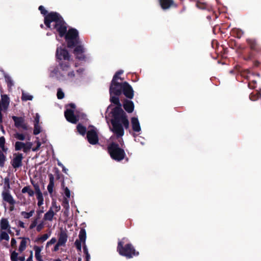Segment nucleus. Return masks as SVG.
<instances>
[{
	"instance_id": "f257e3e1",
	"label": "nucleus",
	"mask_w": 261,
	"mask_h": 261,
	"mask_svg": "<svg viewBox=\"0 0 261 261\" xmlns=\"http://www.w3.org/2000/svg\"><path fill=\"white\" fill-rule=\"evenodd\" d=\"M111 101L116 105V107L112 111L113 118L111 120L113 126L111 130L118 137H121L124 135V130L122 124L125 128H127L129 126V121L126 119L125 114L122 109V106L119 102V98L111 95Z\"/></svg>"
},
{
	"instance_id": "f03ea898",
	"label": "nucleus",
	"mask_w": 261,
	"mask_h": 261,
	"mask_svg": "<svg viewBox=\"0 0 261 261\" xmlns=\"http://www.w3.org/2000/svg\"><path fill=\"white\" fill-rule=\"evenodd\" d=\"M44 23L49 28L56 29L61 37L64 35L66 31V27L62 17L57 13H49L44 19Z\"/></svg>"
},
{
	"instance_id": "7ed1b4c3",
	"label": "nucleus",
	"mask_w": 261,
	"mask_h": 261,
	"mask_svg": "<svg viewBox=\"0 0 261 261\" xmlns=\"http://www.w3.org/2000/svg\"><path fill=\"white\" fill-rule=\"evenodd\" d=\"M68 236L66 232L61 231L58 235V240L57 241L56 238H53L50 240L48 241L46 244V249L49 248L50 246L55 244L54 248L52 249V251L57 252L61 247H64L67 241Z\"/></svg>"
},
{
	"instance_id": "20e7f679",
	"label": "nucleus",
	"mask_w": 261,
	"mask_h": 261,
	"mask_svg": "<svg viewBox=\"0 0 261 261\" xmlns=\"http://www.w3.org/2000/svg\"><path fill=\"white\" fill-rule=\"evenodd\" d=\"M56 57L58 59L62 61L60 63L62 69L65 71L68 70L70 57L67 51L63 48L58 47L56 50Z\"/></svg>"
},
{
	"instance_id": "39448f33",
	"label": "nucleus",
	"mask_w": 261,
	"mask_h": 261,
	"mask_svg": "<svg viewBox=\"0 0 261 261\" xmlns=\"http://www.w3.org/2000/svg\"><path fill=\"white\" fill-rule=\"evenodd\" d=\"M108 150L111 158L114 160L119 161L124 157V150L120 148L115 143H112L109 147Z\"/></svg>"
},
{
	"instance_id": "423d86ee",
	"label": "nucleus",
	"mask_w": 261,
	"mask_h": 261,
	"mask_svg": "<svg viewBox=\"0 0 261 261\" xmlns=\"http://www.w3.org/2000/svg\"><path fill=\"white\" fill-rule=\"evenodd\" d=\"M118 250L121 255L125 256L127 258L132 257L133 256L138 254V253H136L132 245L127 244L124 247H123L121 242L118 244Z\"/></svg>"
},
{
	"instance_id": "0eeeda50",
	"label": "nucleus",
	"mask_w": 261,
	"mask_h": 261,
	"mask_svg": "<svg viewBox=\"0 0 261 261\" xmlns=\"http://www.w3.org/2000/svg\"><path fill=\"white\" fill-rule=\"evenodd\" d=\"M77 35L78 33L76 30L72 29L68 31L65 36L68 47H71L78 43Z\"/></svg>"
},
{
	"instance_id": "6e6552de",
	"label": "nucleus",
	"mask_w": 261,
	"mask_h": 261,
	"mask_svg": "<svg viewBox=\"0 0 261 261\" xmlns=\"http://www.w3.org/2000/svg\"><path fill=\"white\" fill-rule=\"evenodd\" d=\"M75 109V106L73 104H70L66 106V110L64 114L66 119L70 122L75 123L78 119L74 114V110Z\"/></svg>"
},
{
	"instance_id": "1a4fd4ad",
	"label": "nucleus",
	"mask_w": 261,
	"mask_h": 261,
	"mask_svg": "<svg viewBox=\"0 0 261 261\" xmlns=\"http://www.w3.org/2000/svg\"><path fill=\"white\" fill-rule=\"evenodd\" d=\"M117 77V75H115L112 82L110 89V92L111 95L114 94L116 95H119L121 93V90L122 89V84H120L116 82Z\"/></svg>"
},
{
	"instance_id": "9d476101",
	"label": "nucleus",
	"mask_w": 261,
	"mask_h": 261,
	"mask_svg": "<svg viewBox=\"0 0 261 261\" xmlns=\"http://www.w3.org/2000/svg\"><path fill=\"white\" fill-rule=\"evenodd\" d=\"M87 137L89 142L91 144H96L98 142V138L97 129L92 127L87 132Z\"/></svg>"
},
{
	"instance_id": "9b49d317",
	"label": "nucleus",
	"mask_w": 261,
	"mask_h": 261,
	"mask_svg": "<svg viewBox=\"0 0 261 261\" xmlns=\"http://www.w3.org/2000/svg\"><path fill=\"white\" fill-rule=\"evenodd\" d=\"M32 146L31 142L23 143L21 142H16L15 144V148L16 150L22 149L24 152L29 151Z\"/></svg>"
},
{
	"instance_id": "f8f14e48",
	"label": "nucleus",
	"mask_w": 261,
	"mask_h": 261,
	"mask_svg": "<svg viewBox=\"0 0 261 261\" xmlns=\"http://www.w3.org/2000/svg\"><path fill=\"white\" fill-rule=\"evenodd\" d=\"M124 94L129 98H132L134 96V91L131 86L125 82L122 84Z\"/></svg>"
},
{
	"instance_id": "ddd939ff",
	"label": "nucleus",
	"mask_w": 261,
	"mask_h": 261,
	"mask_svg": "<svg viewBox=\"0 0 261 261\" xmlns=\"http://www.w3.org/2000/svg\"><path fill=\"white\" fill-rule=\"evenodd\" d=\"M12 118L15 122V125L17 127L22 128L24 129H27V125L24 123L23 118L21 117H17L16 116H13Z\"/></svg>"
},
{
	"instance_id": "4468645a",
	"label": "nucleus",
	"mask_w": 261,
	"mask_h": 261,
	"mask_svg": "<svg viewBox=\"0 0 261 261\" xmlns=\"http://www.w3.org/2000/svg\"><path fill=\"white\" fill-rule=\"evenodd\" d=\"M2 196L5 201L10 204L13 205L15 203V201L10 194V192H2Z\"/></svg>"
},
{
	"instance_id": "2eb2a0df",
	"label": "nucleus",
	"mask_w": 261,
	"mask_h": 261,
	"mask_svg": "<svg viewBox=\"0 0 261 261\" xmlns=\"http://www.w3.org/2000/svg\"><path fill=\"white\" fill-rule=\"evenodd\" d=\"M10 103V98L6 94H1V108L4 110H7Z\"/></svg>"
},
{
	"instance_id": "dca6fc26",
	"label": "nucleus",
	"mask_w": 261,
	"mask_h": 261,
	"mask_svg": "<svg viewBox=\"0 0 261 261\" xmlns=\"http://www.w3.org/2000/svg\"><path fill=\"white\" fill-rule=\"evenodd\" d=\"M84 49L81 45H77L74 50V53L76 58L79 60H83L85 58V56L83 54Z\"/></svg>"
},
{
	"instance_id": "f3484780",
	"label": "nucleus",
	"mask_w": 261,
	"mask_h": 261,
	"mask_svg": "<svg viewBox=\"0 0 261 261\" xmlns=\"http://www.w3.org/2000/svg\"><path fill=\"white\" fill-rule=\"evenodd\" d=\"M1 231L6 230L8 232H10V225L9 221L7 219H2L0 222Z\"/></svg>"
},
{
	"instance_id": "a211bd4d",
	"label": "nucleus",
	"mask_w": 261,
	"mask_h": 261,
	"mask_svg": "<svg viewBox=\"0 0 261 261\" xmlns=\"http://www.w3.org/2000/svg\"><path fill=\"white\" fill-rule=\"evenodd\" d=\"M22 156L21 154H18L15 155L12 161V165L14 168H17L21 165Z\"/></svg>"
},
{
	"instance_id": "6ab92c4d",
	"label": "nucleus",
	"mask_w": 261,
	"mask_h": 261,
	"mask_svg": "<svg viewBox=\"0 0 261 261\" xmlns=\"http://www.w3.org/2000/svg\"><path fill=\"white\" fill-rule=\"evenodd\" d=\"M123 107L128 113H132L134 109V105L132 101L125 100L124 101Z\"/></svg>"
},
{
	"instance_id": "aec40b11",
	"label": "nucleus",
	"mask_w": 261,
	"mask_h": 261,
	"mask_svg": "<svg viewBox=\"0 0 261 261\" xmlns=\"http://www.w3.org/2000/svg\"><path fill=\"white\" fill-rule=\"evenodd\" d=\"M160 2L163 9H168L173 4L172 0H160Z\"/></svg>"
},
{
	"instance_id": "412c9836",
	"label": "nucleus",
	"mask_w": 261,
	"mask_h": 261,
	"mask_svg": "<svg viewBox=\"0 0 261 261\" xmlns=\"http://www.w3.org/2000/svg\"><path fill=\"white\" fill-rule=\"evenodd\" d=\"M25 256H21L18 257V254L16 251H13L11 254V261H24Z\"/></svg>"
},
{
	"instance_id": "4be33fe9",
	"label": "nucleus",
	"mask_w": 261,
	"mask_h": 261,
	"mask_svg": "<svg viewBox=\"0 0 261 261\" xmlns=\"http://www.w3.org/2000/svg\"><path fill=\"white\" fill-rule=\"evenodd\" d=\"M42 249V247L37 246H35L34 247V249L35 250V256L36 259L38 261H42V256L41 255Z\"/></svg>"
},
{
	"instance_id": "5701e85b",
	"label": "nucleus",
	"mask_w": 261,
	"mask_h": 261,
	"mask_svg": "<svg viewBox=\"0 0 261 261\" xmlns=\"http://www.w3.org/2000/svg\"><path fill=\"white\" fill-rule=\"evenodd\" d=\"M132 124L133 130L135 132H139L141 130L140 123L137 118L133 117L132 119Z\"/></svg>"
},
{
	"instance_id": "b1692460",
	"label": "nucleus",
	"mask_w": 261,
	"mask_h": 261,
	"mask_svg": "<svg viewBox=\"0 0 261 261\" xmlns=\"http://www.w3.org/2000/svg\"><path fill=\"white\" fill-rule=\"evenodd\" d=\"M20 239H21V242L19 246L18 250L19 252H22L25 249L29 239L25 238H20Z\"/></svg>"
},
{
	"instance_id": "393cba45",
	"label": "nucleus",
	"mask_w": 261,
	"mask_h": 261,
	"mask_svg": "<svg viewBox=\"0 0 261 261\" xmlns=\"http://www.w3.org/2000/svg\"><path fill=\"white\" fill-rule=\"evenodd\" d=\"M37 198L38 200L37 205L40 207L43 204L44 198L40 189H37Z\"/></svg>"
},
{
	"instance_id": "a878e982",
	"label": "nucleus",
	"mask_w": 261,
	"mask_h": 261,
	"mask_svg": "<svg viewBox=\"0 0 261 261\" xmlns=\"http://www.w3.org/2000/svg\"><path fill=\"white\" fill-rule=\"evenodd\" d=\"M79 238V240L81 241L83 243V245H84L86 239V233L84 229H82L80 230Z\"/></svg>"
},
{
	"instance_id": "bb28decb",
	"label": "nucleus",
	"mask_w": 261,
	"mask_h": 261,
	"mask_svg": "<svg viewBox=\"0 0 261 261\" xmlns=\"http://www.w3.org/2000/svg\"><path fill=\"white\" fill-rule=\"evenodd\" d=\"M55 215V213L54 212L49 210L47 213L45 214L44 216V220L51 221Z\"/></svg>"
},
{
	"instance_id": "cd10ccee",
	"label": "nucleus",
	"mask_w": 261,
	"mask_h": 261,
	"mask_svg": "<svg viewBox=\"0 0 261 261\" xmlns=\"http://www.w3.org/2000/svg\"><path fill=\"white\" fill-rule=\"evenodd\" d=\"M22 193H27L30 196H33L34 194L33 190L29 186H26L22 189Z\"/></svg>"
},
{
	"instance_id": "c85d7f7f",
	"label": "nucleus",
	"mask_w": 261,
	"mask_h": 261,
	"mask_svg": "<svg viewBox=\"0 0 261 261\" xmlns=\"http://www.w3.org/2000/svg\"><path fill=\"white\" fill-rule=\"evenodd\" d=\"M60 206L58 205L57 204L56 202L53 201L52 202L51 206L50 207L49 210L51 211L52 212H54L56 214L57 212L60 211Z\"/></svg>"
},
{
	"instance_id": "c756f323",
	"label": "nucleus",
	"mask_w": 261,
	"mask_h": 261,
	"mask_svg": "<svg viewBox=\"0 0 261 261\" xmlns=\"http://www.w3.org/2000/svg\"><path fill=\"white\" fill-rule=\"evenodd\" d=\"M10 186L9 183V179L8 178L4 179V190L3 192H10Z\"/></svg>"
},
{
	"instance_id": "7c9ffc66",
	"label": "nucleus",
	"mask_w": 261,
	"mask_h": 261,
	"mask_svg": "<svg viewBox=\"0 0 261 261\" xmlns=\"http://www.w3.org/2000/svg\"><path fill=\"white\" fill-rule=\"evenodd\" d=\"M22 100L26 101V100H32L33 98V96L32 95H30L29 93L22 91Z\"/></svg>"
},
{
	"instance_id": "2f4dec72",
	"label": "nucleus",
	"mask_w": 261,
	"mask_h": 261,
	"mask_svg": "<svg viewBox=\"0 0 261 261\" xmlns=\"http://www.w3.org/2000/svg\"><path fill=\"white\" fill-rule=\"evenodd\" d=\"M34 214V210H32L29 213L22 212L21 213V216H23L24 218L28 219L32 217Z\"/></svg>"
},
{
	"instance_id": "473e14b6",
	"label": "nucleus",
	"mask_w": 261,
	"mask_h": 261,
	"mask_svg": "<svg viewBox=\"0 0 261 261\" xmlns=\"http://www.w3.org/2000/svg\"><path fill=\"white\" fill-rule=\"evenodd\" d=\"M10 237L7 232L5 231H1L0 239L9 241Z\"/></svg>"
},
{
	"instance_id": "72a5a7b5",
	"label": "nucleus",
	"mask_w": 261,
	"mask_h": 261,
	"mask_svg": "<svg viewBox=\"0 0 261 261\" xmlns=\"http://www.w3.org/2000/svg\"><path fill=\"white\" fill-rule=\"evenodd\" d=\"M77 131L79 132V133L82 135H85V134L86 133V127H85L84 126H83L80 124H79L77 126Z\"/></svg>"
},
{
	"instance_id": "f704fd0d",
	"label": "nucleus",
	"mask_w": 261,
	"mask_h": 261,
	"mask_svg": "<svg viewBox=\"0 0 261 261\" xmlns=\"http://www.w3.org/2000/svg\"><path fill=\"white\" fill-rule=\"evenodd\" d=\"M54 186V184L53 180H50L49 184L47 186V190L50 194H51L53 192Z\"/></svg>"
},
{
	"instance_id": "c9c22d12",
	"label": "nucleus",
	"mask_w": 261,
	"mask_h": 261,
	"mask_svg": "<svg viewBox=\"0 0 261 261\" xmlns=\"http://www.w3.org/2000/svg\"><path fill=\"white\" fill-rule=\"evenodd\" d=\"M41 132V127L39 124H34V134L37 135Z\"/></svg>"
},
{
	"instance_id": "e433bc0d",
	"label": "nucleus",
	"mask_w": 261,
	"mask_h": 261,
	"mask_svg": "<svg viewBox=\"0 0 261 261\" xmlns=\"http://www.w3.org/2000/svg\"><path fill=\"white\" fill-rule=\"evenodd\" d=\"M5 139L4 137L0 138V148L4 151H6L5 148Z\"/></svg>"
},
{
	"instance_id": "4c0bfd02",
	"label": "nucleus",
	"mask_w": 261,
	"mask_h": 261,
	"mask_svg": "<svg viewBox=\"0 0 261 261\" xmlns=\"http://www.w3.org/2000/svg\"><path fill=\"white\" fill-rule=\"evenodd\" d=\"M5 80L8 84V86L11 88L13 85V83L10 77L9 76H5Z\"/></svg>"
},
{
	"instance_id": "58836bf2",
	"label": "nucleus",
	"mask_w": 261,
	"mask_h": 261,
	"mask_svg": "<svg viewBox=\"0 0 261 261\" xmlns=\"http://www.w3.org/2000/svg\"><path fill=\"white\" fill-rule=\"evenodd\" d=\"M36 143H37V146H36V147H35V148H32V150H33V151H36L38 150L40 148V146H41V142H40V141L39 140V139H38V137H37V138H36Z\"/></svg>"
},
{
	"instance_id": "ea45409f",
	"label": "nucleus",
	"mask_w": 261,
	"mask_h": 261,
	"mask_svg": "<svg viewBox=\"0 0 261 261\" xmlns=\"http://www.w3.org/2000/svg\"><path fill=\"white\" fill-rule=\"evenodd\" d=\"M82 245H83V243L81 241L78 240H76L75 242V245L78 250H81Z\"/></svg>"
},
{
	"instance_id": "a19ab883",
	"label": "nucleus",
	"mask_w": 261,
	"mask_h": 261,
	"mask_svg": "<svg viewBox=\"0 0 261 261\" xmlns=\"http://www.w3.org/2000/svg\"><path fill=\"white\" fill-rule=\"evenodd\" d=\"M50 234L49 233H46V234H44L43 236H42L40 238H39V240L41 242H44L45 241H46L50 236Z\"/></svg>"
},
{
	"instance_id": "79ce46f5",
	"label": "nucleus",
	"mask_w": 261,
	"mask_h": 261,
	"mask_svg": "<svg viewBox=\"0 0 261 261\" xmlns=\"http://www.w3.org/2000/svg\"><path fill=\"white\" fill-rule=\"evenodd\" d=\"M15 137L20 140H24L25 136L22 134L17 133L15 135Z\"/></svg>"
},
{
	"instance_id": "37998d69",
	"label": "nucleus",
	"mask_w": 261,
	"mask_h": 261,
	"mask_svg": "<svg viewBox=\"0 0 261 261\" xmlns=\"http://www.w3.org/2000/svg\"><path fill=\"white\" fill-rule=\"evenodd\" d=\"M64 194L66 198H69L70 197V191L67 187L64 188Z\"/></svg>"
},
{
	"instance_id": "c03bdc74",
	"label": "nucleus",
	"mask_w": 261,
	"mask_h": 261,
	"mask_svg": "<svg viewBox=\"0 0 261 261\" xmlns=\"http://www.w3.org/2000/svg\"><path fill=\"white\" fill-rule=\"evenodd\" d=\"M57 96L59 99L63 98L64 97L63 92L61 90H59L57 92Z\"/></svg>"
},
{
	"instance_id": "a18cd8bd",
	"label": "nucleus",
	"mask_w": 261,
	"mask_h": 261,
	"mask_svg": "<svg viewBox=\"0 0 261 261\" xmlns=\"http://www.w3.org/2000/svg\"><path fill=\"white\" fill-rule=\"evenodd\" d=\"M40 120V116L38 113L36 114L35 117L34 124H39Z\"/></svg>"
},
{
	"instance_id": "49530a36",
	"label": "nucleus",
	"mask_w": 261,
	"mask_h": 261,
	"mask_svg": "<svg viewBox=\"0 0 261 261\" xmlns=\"http://www.w3.org/2000/svg\"><path fill=\"white\" fill-rule=\"evenodd\" d=\"M39 9L41 11L42 14H45L46 13V11L45 10L44 8L42 6L39 7Z\"/></svg>"
},
{
	"instance_id": "de8ad7c7",
	"label": "nucleus",
	"mask_w": 261,
	"mask_h": 261,
	"mask_svg": "<svg viewBox=\"0 0 261 261\" xmlns=\"http://www.w3.org/2000/svg\"><path fill=\"white\" fill-rule=\"evenodd\" d=\"M11 245L12 247H15L16 245V241L13 238L11 239Z\"/></svg>"
},
{
	"instance_id": "09e8293b",
	"label": "nucleus",
	"mask_w": 261,
	"mask_h": 261,
	"mask_svg": "<svg viewBox=\"0 0 261 261\" xmlns=\"http://www.w3.org/2000/svg\"><path fill=\"white\" fill-rule=\"evenodd\" d=\"M37 225V220H35L30 225L31 228H34Z\"/></svg>"
},
{
	"instance_id": "8fccbe9b",
	"label": "nucleus",
	"mask_w": 261,
	"mask_h": 261,
	"mask_svg": "<svg viewBox=\"0 0 261 261\" xmlns=\"http://www.w3.org/2000/svg\"><path fill=\"white\" fill-rule=\"evenodd\" d=\"M33 258V251H31V255L27 261H32Z\"/></svg>"
},
{
	"instance_id": "3c124183",
	"label": "nucleus",
	"mask_w": 261,
	"mask_h": 261,
	"mask_svg": "<svg viewBox=\"0 0 261 261\" xmlns=\"http://www.w3.org/2000/svg\"><path fill=\"white\" fill-rule=\"evenodd\" d=\"M73 76H74V74H73V72H70L68 74V76L69 79L72 77Z\"/></svg>"
},
{
	"instance_id": "603ef678",
	"label": "nucleus",
	"mask_w": 261,
	"mask_h": 261,
	"mask_svg": "<svg viewBox=\"0 0 261 261\" xmlns=\"http://www.w3.org/2000/svg\"><path fill=\"white\" fill-rule=\"evenodd\" d=\"M122 73V71H119L115 75H117V77L116 78V80L118 79H119V75Z\"/></svg>"
},
{
	"instance_id": "864d4df0",
	"label": "nucleus",
	"mask_w": 261,
	"mask_h": 261,
	"mask_svg": "<svg viewBox=\"0 0 261 261\" xmlns=\"http://www.w3.org/2000/svg\"><path fill=\"white\" fill-rule=\"evenodd\" d=\"M44 212V208L43 207L40 208V210L38 211V213L40 214Z\"/></svg>"
},
{
	"instance_id": "5fc2aeb1",
	"label": "nucleus",
	"mask_w": 261,
	"mask_h": 261,
	"mask_svg": "<svg viewBox=\"0 0 261 261\" xmlns=\"http://www.w3.org/2000/svg\"><path fill=\"white\" fill-rule=\"evenodd\" d=\"M4 160V156L3 153H0V162Z\"/></svg>"
},
{
	"instance_id": "6e6d98bb",
	"label": "nucleus",
	"mask_w": 261,
	"mask_h": 261,
	"mask_svg": "<svg viewBox=\"0 0 261 261\" xmlns=\"http://www.w3.org/2000/svg\"><path fill=\"white\" fill-rule=\"evenodd\" d=\"M42 228V225H39L37 227V229L38 231H40Z\"/></svg>"
},
{
	"instance_id": "4d7b16f0",
	"label": "nucleus",
	"mask_w": 261,
	"mask_h": 261,
	"mask_svg": "<svg viewBox=\"0 0 261 261\" xmlns=\"http://www.w3.org/2000/svg\"><path fill=\"white\" fill-rule=\"evenodd\" d=\"M34 187H35V188L36 190V195H37V189H40L39 188V186L37 185H35Z\"/></svg>"
},
{
	"instance_id": "13d9d810",
	"label": "nucleus",
	"mask_w": 261,
	"mask_h": 261,
	"mask_svg": "<svg viewBox=\"0 0 261 261\" xmlns=\"http://www.w3.org/2000/svg\"><path fill=\"white\" fill-rule=\"evenodd\" d=\"M63 170L65 173H67V169H66L64 166L62 167Z\"/></svg>"
},
{
	"instance_id": "bf43d9fd",
	"label": "nucleus",
	"mask_w": 261,
	"mask_h": 261,
	"mask_svg": "<svg viewBox=\"0 0 261 261\" xmlns=\"http://www.w3.org/2000/svg\"><path fill=\"white\" fill-rule=\"evenodd\" d=\"M58 165H59L60 166L62 167L63 166H64L63 165V164H61V163H59V162L58 163Z\"/></svg>"
},
{
	"instance_id": "052dcab7",
	"label": "nucleus",
	"mask_w": 261,
	"mask_h": 261,
	"mask_svg": "<svg viewBox=\"0 0 261 261\" xmlns=\"http://www.w3.org/2000/svg\"><path fill=\"white\" fill-rule=\"evenodd\" d=\"M53 261H62L60 259H55Z\"/></svg>"
},
{
	"instance_id": "680f3d73",
	"label": "nucleus",
	"mask_w": 261,
	"mask_h": 261,
	"mask_svg": "<svg viewBox=\"0 0 261 261\" xmlns=\"http://www.w3.org/2000/svg\"><path fill=\"white\" fill-rule=\"evenodd\" d=\"M1 129H2V130L3 133H5V131H4V130L3 127L2 126H1Z\"/></svg>"
},
{
	"instance_id": "e2e57ef3",
	"label": "nucleus",
	"mask_w": 261,
	"mask_h": 261,
	"mask_svg": "<svg viewBox=\"0 0 261 261\" xmlns=\"http://www.w3.org/2000/svg\"><path fill=\"white\" fill-rule=\"evenodd\" d=\"M65 201L66 202V203H68V200L67 199V198L65 199Z\"/></svg>"
},
{
	"instance_id": "0e129e2a",
	"label": "nucleus",
	"mask_w": 261,
	"mask_h": 261,
	"mask_svg": "<svg viewBox=\"0 0 261 261\" xmlns=\"http://www.w3.org/2000/svg\"><path fill=\"white\" fill-rule=\"evenodd\" d=\"M78 261H81V258H79L78 259Z\"/></svg>"
},
{
	"instance_id": "69168bd1",
	"label": "nucleus",
	"mask_w": 261,
	"mask_h": 261,
	"mask_svg": "<svg viewBox=\"0 0 261 261\" xmlns=\"http://www.w3.org/2000/svg\"><path fill=\"white\" fill-rule=\"evenodd\" d=\"M13 210V208L11 207V210L12 211Z\"/></svg>"
}]
</instances>
